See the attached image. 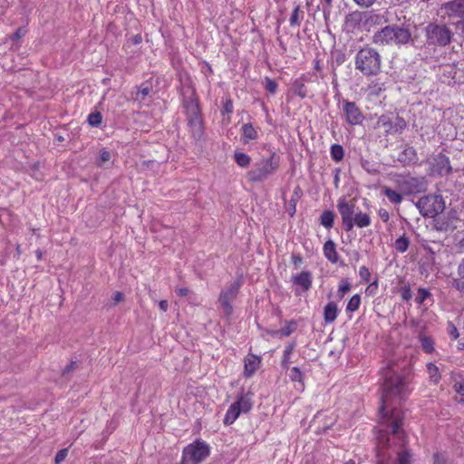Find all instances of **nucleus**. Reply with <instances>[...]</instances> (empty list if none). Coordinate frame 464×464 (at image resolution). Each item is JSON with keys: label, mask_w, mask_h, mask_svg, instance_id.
Returning a JSON list of instances; mask_svg holds the SVG:
<instances>
[{"label": "nucleus", "mask_w": 464, "mask_h": 464, "mask_svg": "<svg viewBox=\"0 0 464 464\" xmlns=\"http://www.w3.org/2000/svg\"><path fill=\"white\" fill-rule=\"evenodd\" d=\"M382 404L379 411L382 418L387 420L392 433L399 435L403 420L402 412L396 408H392L391 412H389V407L392 400H404L411 393V368L404 367L399 372L398 367L395 368L394 365H388L382 370Z\"/></svg>", "instance_id": "1"}, {"label": "nucleus", "mask_w": 464, "mask_h": 464, "mask_svg": "<svg viewBox=\"0 0 464 464\" xmlns=\"http://www.w3.org/2000/svg\"><path fill=\"white\" fill-rule=\"evenodd\" d=\"M267 152L268 155L266 157L262 156L255 163L254 168L247 172L246 177L249 181L263 182L279 169L281 164L280 155L271 148L267 150Z\"/></svg>", "instance_id": "2"}, {"label": "nucleus", "mask_w": 464, "mask_h": 464, "mask_svg": "<svg viewBox=\"0 0 464 464\" xmlns=\"http://www.w3.org/2000/svg\"><path fill=\"white\" fill-rule=\"evenodd\" d=\"M354 66L363 76H377L382 71V56L373 47L363 46L355 54Z\"/></svg>", "instance_id": "3"}, {"label": "nucleus", "mask_w": 464, "mask_h": 464, "mask_svg": "<svg viewBox=\"0 0 464 464\" xmlns=\"http://www.w3.org/2000/svg\"><path fill=\"white\" fill-rule=\"evenodd\" d=\"M185 111L188 132L195 143H198L205 137L204 121L198 101L191 99L186 102Z\"/></svg>", "instance_id": "4"}, {"label": "nucleus", "mask_w": 464, "mask_h": 464, "mask_svg": "<svg viewBox=\"0 0 464 464\" xmlns=\"http://www.w3.org/2000/svg\"><path fill=\"white\" fill-rule=\"evenodd\" d=\"M411 38L410 31L398 25H387L374 34L372 42L378 45L405 44Z\"/></svg>", "instance_id": "5"}, {"label": "nucleus", "mask_w": 464, "mask_h": 464, "mask_svg": "<svg viewBox=\"0 0 464 464\" xmlns=\"http://www.w3.org/2000/svg\"><path fill=\"white\" fill-rule=\"evenodd\" d=\"M253 393L242 392L227 409L223 422L226 426L233 424L241 413H247L253 407Z\"/></svg>", "instance_id": "6"}, {"label": "nucleus", "mask_w": 464, "mask_h": 464, "mask_svg": "<svg viewBox=\"0 0 464 464\" xmlns=\"http://www.w3.org/2000/svg\"><path fill=\"white\" fill-rule=\"evenodd\" d=\"M210 454V447L202 440H196L182 450L183 461L189 464H199Z\"/></svg>", "instance_id": "7"}, {"label": "nucleus", "mask_w": 464, "mask_h": 464, "mask_svg": "<svg viewBox=\"0 0 464 464\" xmlns=\"http://www.w3.org/2000/svg\"><path fill=\"white\" fill-rule=\"evenodd\" d=\"M416 206L424 217H434L441 213L445 208L442 197L433 194L420 198Z\"/></svg>", "instance_id": "8"}, {"label": "nucleus", "mask_w": 464, "mask_h": 464, "mask_svg": "<svg viewBox=\"0 0 464 464\" xmlns=\"http://www.w3.org/2000/svg\"><path fill=\"white\" fill-rule=\"evenodd\" d=\"M376 126L383 129L386 135H390L401 133L406 129L407 122L399 115L393 120L390 115L382 114L378 118Z\"/></svg>", "instance_id": "9"}, {"label": "nucleus", "mask_w": 464, "mask_h": 464, "mask_svg": "<svg viewBox=\"0 0 464 464\" xmlns=\"http://www.w3.org/2000/svg\"><path fill=\"white\" fill-rule=\"evenodd\" d=\"M394 182L403 195L418 194L425 190L424 181L418 178L398 176Z\"/></svg>", "instance_id": "10"}, {"label": "nucleus", "mask_w": 464, "mask_h": 464, "mask_svg": "<svg viewBox=\"0 0 464 464\" xmlns=\"http://www.w3.org/2000/svg\"><path fill=\"white\" fill-rule=\"evenodd\" d=\"M428 38L440 46H446L450 44L452 32L446 26L430 24L427 26Z\"/></svg>", "instance_id": "11"}, {"label": "nucleus", "mask_w": 464, "mask_h": 464, "mask_svg": "<svg viewBox=\"0 0 464 464\" xmlns=\"http://www.w3.org/2000/svg\"><path fill=\"white\" fill-rule=\"evenodd\" d=\"M337 209L342 218L343 228L346 231L353 230V216L355 214V204L353 201L346 200L345 198H341L337 201Z\"/></svg>", "instance_id": "12"}, {"label": "nucleus", "mask_w": 464, "mask_h": 464, "mask_svg": "<svg viewBox=\"0 0 464 464\" xmlns=\"http://www.w3.org/2000/svg\"><path fill=\"white\" fill-rule=\"evenodd\" d=\"M343 111L345 116V121L350 125H359L363 121L364 116L355 102L344 100L343 102Z\"/></svg>", "instance_id": "13"}, {"label": "nucleus", "mask_w": 464, "mask_h": 464, "mask_svg": "<svg viewBox=\"0 0 464 464\" xmlns=\"http://www.w3.org/2000/svg\"><path fill=\"white\" fill-rule=\"evenodd\" d=\"M442 9L450 17L464 18V0H454L443 5Z\"/></svg>", "instance_id": "14"}, {"label": "nucleus", "mask_w": 464, "mask_h": 464, "mask_svg": "<svg viewBox=\"0 0 464 464\" xmlns=\"http://www.w3.org/2000/svg\"><path fill=\"white\" fill-rule=\"evenodd\" d=\"M261 365V357L248 353L244 359V375L251 377Z\"/></svg>", "instance_id": "15"}, {"label": "nucleus", "mask_w": 464, "mask_h": 464, "mask_svg": "<svg viewBox=\"0 0 464 464\" xmlns=\"http://www.w3.org/2000/svg\"><path fill=\"white\" fill-rule=\"evenodd\" d=\"M236 298V292H221L218 301L223 310L224 314L227 317L231 316L233 314L232 302Z\"/></svg>", "instance_id": "16"}, {"label": "nucleus", "mask_w": 464, "mask_h": 464, "mask_svg": "<svg viewBox=\"0 0 464 464\" xmlns=\"http://www.w3.org/2000/svg\"><path fill=\"white\" fill-rule=\"evenodd\" d=\"M433 160V169L439 175H447L451 171L450 160L447 156L439 154Z\"/></svg>", "instance_id": "17"}, {"label": "nucleus", "mask_w": 464, "mask_h": 464, "mask_svg": "<svg viewBox=\"0 0 464 464\" xmlns=\"http://www.w3.org/2000/svg\"><path fill=\"white\" fill-rule=\"evenodd\" d=\"M293 283L302 287L304 290H308L312 285L313 276L309 271H302L292 276Z\"/></svg>", "instance_id": "18"}, {"label": "nucleus", "mask_w": 464, "mask_h": 464, "mask_svg": "<svg viewBox=\"0 0 464 464\" xmlns=\"http://www.w3.org/2000/svg\"><path fill=\"white\" fill-rule=\"evenodd\" d=\"M323 253L325 258L332 264H337L339 261V255L336 250V245L332 239H328L323 246Z\"/></svg>", "instance_id": "19"}, {"label": "nucleus", "mask_w": 464, "mask_h": 464, "mask_svg": "<svg viewBox=\"0 0 464 464\" xmlns=\"http://www.w3.org/2000/svg\"><path fill=\"white\" fill-rule=\"evenodd\" d=\"M258 138V132L252 125V123H245L241 127V141L244 144H248L251 140Z\"/></svg>", "instance_id": "20"}, {"label": "nucleus", "mask_w": 464, "mask_h": 464, "mask_svg": "<svg viewBox=\"0 0 464 464\" xmlns=\"http://www.w3.org/2000/svg\"><path fill=\"white\" fill-rule=\"evenodd\" d=\"M339 314V309L334 302H329L324 308V320L326 324L334 323Z\"/></svg>", "instance_id": "21"}, {"label": "nucleus", "mask_w": 464, "mask_h": 464, "mask_svg": "<svg viewBox=\"0 0 464 464\" xmlns=\"http://www.w3.org/2000/svg\"><path fill=\"white\" fill-rule=\"evenodd\" d=\"M295 345H296V343L292 342V343H289L284 349L283 356H282V360H281V367L284 370L290 369V364L292 362L291 356L295 351Z\"/></svg>", "instance_id": "22"}, {"label": "nucleus", "mask_w": 464, "mask_h": 464, "mask_svg": "<svg viewBox=\"0 0 464 464\" xmlns=\"http://www.w3.org/2000/svg\"><path fill=\"white\" fill-rule=\"evenodd\" d=\"M371 217L367 213H362V211L354 214V217L352 219L353 228L356 226L359 228L367 227L371 225Z\"/></svg>", "instance_id": "23"}, {"label": "nucleus", "mask_w": 464, "mask_h": 464, "mask_svg": "<svg viewBox=\"0 0 464 464\" xmlns=\"http://www.w3.org/2000/svg\"><path fill=\"white\" fill-rule=\"evenodd\" d=\"M301 196H302V189L300 188L299 186H297L293 191V195L289 200L288 207L286 209L290 217H294V215L295 214L296 205H297V202L300 199Z\"/></svg>", "instance_id": "24"}, {"label": "nucleus", "mask_w": 464, "mask_h": 464, "mask_svg": "<svg viewBox=\"0 0 464 464\" xmlns=\"http://www.w3.org/2000/svg\"><path fill=\"white\" fill-rule=\"evenodd\" d=\"M382 192L392 203L399 204L403 200V194L401 191L398 192L385 186L382 188Z\"/></svg>", "instance_id": "25"}, {"label": "nucleus", "mask_w": 464, "mask_h": 464, "mask_svg": "<svg viewBox=\"0 0 464 464\" xmlns=\"http://www.w3.org/2000/svg\"><path fill=\"white\" fill-rule=\"evenodd\" d=\"M419 340L421 345V349L423 350L424 353H432L435 351L434 341L431 337L424 334H420Z\"/></svg>", "instance_id": "26"}, {"label": "nucleus", "mask_w": 464, "mask_h": 464, "mask_svg": "<svg viewBox=\"0 0 464 464\" xmlns=\"http://www.w3.org/2000/svg\"><path fill=\"white\" fill-rule=\"evenodd\" d=\"M297 329V322L295 320H290L285 322L284 327H282L278 331L273 332L274 334H281L283 336L291 335Z\"/></svg>", "instance_id": "27"}, {"label": "nucleus", "mask_w": 464, "mask_h": 464, "mask_svg": "<svg viewBox=\"0 0 464 464\" xmlns=\"http://www.w3.org/2000/svg\"><path fill=\"white\" fill-rule=\"evenodd\" d=\"M334 213L332 210H324L320 217V223L327 229L333 227L334 223Z\"/></svg>", "instance_id": "28"}, {"label": "nucleus", "mask_w": 464, "mask_h": 464, "mask_svg": "<svg viewBox=\"0 0 464 464\" xmlns=\"http://www.w3.org/2000/svg\"><path fill=\"white\" fill-rule=\"evenodd\" d=\"M303 18H304V14L301 11L300 5H296L295 7V9L293 10L290 19H289L290 25L293 27H299L301 25V22H302Z\"/></svg>", "instance_id": "29"}, {"label": "nucleus", "mask_w": 464, "mask_h": 464, "mask_svg": "<svg viewBox=\"0 0 464 464\" xmlns=\"http://www.w3.org/2000/svg\"><path fill=\"white\" fill-rule=\"evenodd\" d=\"M289 370V379L291 380V382H298L300 383L302 386H304V372L301 371V369L297 366H294Z\"/></svg>", "instance_id": "30"}, {"label": "nucleus", "mask_w": 464, "mask_h": 464, "mask_svg": "<svg viewBox=\"0 0 464 464\" xmlns=\"http://www.w3.org/2000/svg\"><path fill=\"white\" fill-rule=\"evenodd\" d=\"M236 163L241 168H246L250 165L251 158L245 152L236 151L234 154Z\"/></svg>", "instance_id": "31"}, {"label": "nucleus", "mask_w": 464, "mask_h": 464, "mask_svg": "<svg viewBox=\"0 0 464 464\" xmlns=\"http://www.w3.org/2000/svg\"><path fill=\"white\" fill-rule=\"evenodd\" d=\"M409 238L405 235H402L395 240L394 248L400 253H404L409 248Z\"/></svg>", "instance_id": "32"}, {"label": "nucleus", "mask_w": 464, "mask_h": 464, "mask_svg": "<svg viewBox=\"0 0 464 464\" xmlns=\"http://www.w3.org/2000/svg\"><path fill=\"white\" fill-rule=\"evenodd\" d=\"M360 304H361L360 295L356 294V295H353L347 304L346 312L347 313L355 312L356 310H358Z\"/></svg>", "instance_id": "33"}, {"label": "nucleus", "mask_w": 464, "mask_h": 464, "mask_svg": "<svg viewBox=\"0 0 464 464\" xmlns=\"http://www.w3.org/2000/svg\"><path fill=\"white\" fill-rule=\"evenodd\" d=\"M330 153L332 159L336 162H339L343 159V149L339 144L332 145Z\"/></svg>", "instance_id": "34"}, {"label": "nucleus", "mask_w": 464, "mask_h": 464, "mask_svg": "<svg viewBox=\"0 0 464 464\" xmlns=\"http://www.w3.org/2000/svg\"><path fill=\"white\" fill-rule=\"evenodd\" d=\"M427 371L430 374V378L437 382L440 379V374L439 372V368L432 362H429L427 364Z\"/></svg>", "instance_id": "35"}, {"label": "nucleus", "mask_w": 464, "mask_h": 464, "mask_svg": "<svg viewBox=\"0 0 464 464\" xmlns=\"http://www.w3.org/2000/svg\"><path fill=\"white\" fill-rule=\"evenodd\" d=\"M102 121V116L99 111L92 112L88 116V122L92 126L98 127L99 125H101Z\"/></svg>", "instance_id": "36"}, {"label": "nucleus", "mask_w": 464, "mask_h": 464, "mask_svg": "<svg viewBox=\"0 0 464 464\" xmlns=\"http://www.w3.org/2000/svg\"><path fill=\"white\" fill-rule=\"evenodd\" d=\"M265 88H266V90L269 93L275 94L276 92V91H277L278 84H277V82L275 80H273V79H271L269 77H266V79H265Z\"/></svg>", "instance_id": "37"}, {"label": "nucleus", "mask_w": 464, "mask_h": 464, "mask_svg": "<svg viewBox=\"0 0 464 464\" xmlns=\"http://www.w3.org/2000/svg\"><path fill=\"white\" fill-rule=\"evenodd\" d=\"M411 453L405 450L398 453V464H411Z\"/></svg>", "instance_id": "38"}, {"label": "nucleus", "mask_w": 464, "mask_h": 464, "mask_svg": "<svg viewBox=\"0 0 464 464\" xmlns=\"http://www.w3.org/2000/svg\"><path fill=\"white\" fill-rule=\"evenodd\" d=\"M360 281L368 284L371 279V272L368 267L361 266L359 269Z\"/></svg>", "instance_id": "39"}, {"label": "nucleus", "mask_w": 464, "mask_h": 464, "mask_svg": "<svg viewBox=\"0 0 464 464\" xmlns=\"http://www.w3.org/2000/svg\"><path fill=\"white\" fill-rule=\"evenodd\" d=\"M295 94L298 95L301 98L306 97V90L305 85L303 82H296L295 83Z\"/></svg>", "instance_id": "40"}, {"label": "nucleus", "mask_w": 464, "mask_h": 464, "mask_svg": "<svg viewBox=\"0 0 464 464\" xmlns=\"http://www.w3.org/2000/svg\"><path fill=\"white\" fill-rule=\"evenodd\" d=\"M67 454H68L67 449L60 450L54 457V464H61L67 457Z\"/></svg>", "instance_id": "41"}, {"label": "nucleus", "mask_w": 464, "mask_h": 464, "mask_svg": "<svg viewBox=\"0 0 464 464\" xmlns=\"http://www.w3.org/2000/svg\"><path fill=\"white\" fill-rule=\"evenodd\" d=\"M418 294L419 295L415 297V301L420 304H424V302L431 296V292H418Z\"/></svg>", "instance_id": "42"}, {"label": "nucleus", "mask_w": 464, "mask_h": 464, "mask_svg": "<svg viewBox=\"0 0 464 464\" xmlns=\"http://www.w3.org/2000/svg\"><path fill=\"white\" fill-rule=\"evenodd\" d=\"M111 154L109 150H101L100 160H99V162L97 163L98 166H102V163L111 160Z\"/></svg>", "instance_id": "43"}, {"label": "nucleus", "mask_w": 464, "mask_h": 464, "mask_svg": "<svg viewBox=\"0 0 464 464\" xmlns=\"http://www.w3.org/2000/svg\"><path fill=\"white\" fill-rule=\"evenodd\" d=\"M26 34V30L23 27L18 28L12 35H10V39L12 41H17Z\"/></svg>", "instance_id": "44"}, {"label": "nucleus", "mask_w": 464, "mask_h": 464, "mask_svg": "<svg viewBox=\"0 0 464 464\" xmlns=\"http://www.w3.org/2000/svg\"><path fill=\"white\" fill-rule=\"evenodd\" d=\"M150 89L148 86L141 85L136 93V99H144L149 93Z\"/></svg>", "instance_id": "45"}, {"label": "nucleus", "mask_w": 464, "mask_h": 464, "mask_svg": "<svg viewBox=\"0 0 464 464\" xmlns=\"http://www.w3.org/2000/svg\"><path fill=\"white\" fill-rule=\"evenodd\" d=\"M448 333L452 339H457L459 335L457 327L451 322L448 324Z\"/></svg>", "instance_id": "46"}, {"label": "nucleus", "mask_w": 464, "mask_h": 464, "mask_svg": "<svg viewBox=\"0 0 464 464\" xmlns=\"http://www.w3.org/2000/svg\"><path fill=\"white\" fill-rule=\"evenodd\" d=\"M454 390L458 394L463 397L462 401H464V381L457 382L454 384Z\"/></svg>", "instance_id": "47"}, {"label": "nucleus", "mask_w": 464, "mask_h": 464, "mask_svg": "<svg viewBox=\"0 0 464 464\" xmlns=\"http://www.w3.org/2000/svg\"><path fill=\"white\" fill-rule=\"evenodd\" d=\"M291 262L295 268L299 267L303 263V257L299 254H293L291 256Z\"/></svg>", "instance_id": "48"}, {"label": "nucleus", "mask_w": 464, "mask_h": 464, "mask_svg": "<svg viewBox=\"0 0 464 464\" xmlns=\"http://www.w3.org/2000/svg\"><path fill=\"white\" fill-rule=\"evenodd\" d=\"M378 214L383 222H388L390 220V214L385 208H380Z\"/></svg>", "instance_id": "49"}, {"label": "nucleus", "mask_w": 464, "mask_h": 464, "mask_svg": "<svg viewBox=\"0 0 464 464\" xmlns=\"http://www.w3.org/2000/svg\"><path fill=\"white\" fill-rule=\"evenodd\" d=\"M78 367V363L76 361H71L70 364H68L63 370V374L69 373L72 370L76 369Z\"/></svg>", "instance_id": "50"}, {"label": "nucleus", "mask_w": 464, "mask_h": 464, "mask_svg": "<svg viewBox=\"0 0 464 464\" xmlns=\"http://www.w3.org/2000/svg\"><path fill=\"white\" fill-rule=\"evenodd\" d=\"M353 1L357 5H359L361 6H364V7H369L375 2V0H353Z\"/></svg>", "instance_id": "51"}, {"label": "nucleus", "mask_w": 464, "mask_h": 464, "mask_svg": "<svg viewBox=\"0 0 464 464\" xmlns=\"http://www.w3.org/2000/svg\"><path fill=\"white\" fill-rule=\"evenodd\" d=\"M433 459L434 464H448L447 460L440 454H435Z\"/></svg>", "instance_id": "52"}, {"label": "nucleus", "mask_w": 464, "mask_h": 464, "mask_svg": "<svg viewBox=\"0 0 464 464\" xmlns=\"http://www.w3.org/2000/svg\"><path fill=\"white\" fill-rule=\"evenodd\" d=\"M130 41H131L132 44L138 45V44H141L142 36L140 34H137L131 37Z\"/></svg>", "instance_id": "53"}, {"label": "nucleus", "mask_w": 464, "mask_h": 464, "mask_svg": "<svg viewBox=\"0 0 464 464\" xmlns=\"http://www.w3.org/2000/svg\"><path fill=\"white\" fill-rule=\"evenodd\" d=\"M224 110L227 113H231L233 111V103H232V101L231 100H228L225 105H224Z\"/></svg>", "instance_id": "54"}, {"label": "nucleus", "mask_w": 464, "mask_h": 464, "mask_svg": "<svg viewBox=\"0 0 464 464\" xmlns=\"http://www.w3.org/2000/svg\"><path fill=\"white\" fill-rule=\"evenodd\" d=\"M159 307L162 312H167L169 304L167 300H161L159 302Z\"/></svg>", "instance_id": "55"}, {"label": "nucleus", "mask_w": 464, "mask_h": 464, "mask_svg": "<svg viewBox=\"0 0 464 464\" xmlns=\"http://www.w3.org/2000/svg\"><path fill=\"white\" fill-rule=\"evenodd\" d=\"M124 299V295L122 292H116V295L113 297V301L115 304L122 301Z\"/></svg>", "instance_id": "56"}, {"label": "nucleus", "mask_w": 464, "mask_h": 464, "mask_svg": "<svg viewBox=\"0 0 464 464\" xmlns=\"http://www.w3.org/2000/svg\"><path fill=\"white\" fill-rule=\"evenodd\" d=\"M458 273L459 275L464 278V258L461 260V262L459 265L458 267Z\"/></svg>", "instance_id": "57"}, {"label": "nucleus", "mask_w": 464, "mask_h": 464, "mask_svg": "<svg viewBox=\"0 0 464 464\" xmlns=\"http://www.w3.org/2000/svg\"><path fill=\"white\" fill-rule=\"evenodd\" d=\"M413 292H401L402 299L405 301H409L412 297Z\"/></svg>", "instance_id": "58"}, {"label": "nucleus", "mask_w": 464, "mask_h": 464, "mask_svg": "<svg viewBox=\"0 0 464 464\" xmlns=\"http://www.w3.org/2000/svg\"><path fill=\"white\" fill-rule=\"evenodd\" d=\"M360 257H361L360 253H359L358 251H354V252H353V259H354L355 261H359Z\"/></svg>", "instance_id": "59"}, {"label": "nucleus", "mask_w": 464, "mask_h": 464, "mask_svg": "<svg viewBox=\"0 0 464 464\" xmlns=\"http://www.w3.org/2000/svg\"><path fill=\"white\" fill-rule=\"evenodd\" d=\"M35 254H36V257H37V259H38V260H41V259H42V256H43V253H42V251H41L40 249H38V250H36Z\"/></svg>", "instance_id": "60"}, {"label": "nucleus", "mask_w": 464, "mask_h": 464, "mask_svg": "<svg viewBox=\"0 0 464 464\" xmlns=\"http://www.w3.org/2000/svg\"><path fill=\"white\" fill-rule=\"evenodd\" d=\"M207 70H208V73H210V74L213 73V69L209 63H207Z\"/></svg>", "instance_id": "61"}, {"label": "nucleus", "mask_w": 464, "mask_h": 464, "mask_svg": "<svg viewBox=\"0 0 464 464\" xmlns=\"http://www.w3.org/2000/svg\"><path fill=\"white\" fill-rule=\"evenodd\" d=\"M339 290L345 291V290H350V289H349V286H348V285H343V286H340V287H339Z\"/></svg>", "instance_id": "62"}, {"label": "nucleus", "mask_w": 464, "mask_h": 464, "mask_svg": "<svg viewBox=\"0 0 464 464\" xmlns=\"http://www.w3.org/2000/svg\"><path fill=\"white\" fill-rule=\"evenodd\" d=\"M314 68H315V70H317V71H319V70H320V63H319V61H316V62H315Z\"/></svg>", "instance_id": "63"}, {"label": "nucleus", "mask_w": 464, "mask_h": 464, "mask_svg": "<svg viewBox=\"0 0 464 464\" xmlns=\"http://www.w3.org/2000/svg\"><path fill=\"white\" fill-rule=\"evenodd\" d=\"M324 1L325 5H326L327 6H331V5H332V2H333V0H324Z\"/></svg>", "instance_id": "64"}]
</instances>
